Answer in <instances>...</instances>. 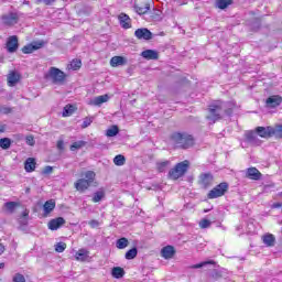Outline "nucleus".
Segmentation results:
<instances>
[{
    "label": "nucleus",
    "mask_w": 282,
    "mask_h": 282,
    "mask_svg": "<svg viewBox=\"0 0 282 282\" xmlns=\"http://www.w3.org/2000/svg\"><path fill=\"white\" fill-rule=\"evenodd\" d=\"M170 165H171V161H163V162L156 163V169L159 173H164V171H166V169H169Z\"/></svg>",
    "instance_id": "obj_31"
},
{
    "label": "nucleus",
    "mask_w": 282,
    "mask_h": 282,
    "mask_svg": "<svg viewBox=\"0 0 282 282\" xmlns=\"http://www.w3.org/2000/svg\"><path fill=\"white\" fill-rule=\"evenodd\" d=\"M24 6H30V1H24Z\"/></svg>",
    "instance_id": "obj_61"
},
{
    "label": "nucleus",
    "mask_w": 282,
    "mask_h": 282,
    "mask_svg": "<svg viewBox=\"0 0 282 282\" xmlns=\"http://www.w3.org/2000/svg\"><path fill=\"white\" fill-rule=\"evenodd\" d=\"M13 282H25V276L21 273H17L14 276H13Z\"/></svg>",
    "instance_id": "obj_46"
},
{
    "label": "nucleus",
    "mask_w": 282,
    "mask_h": 282,
    "mask_svg": "<svg viewBox=\"0 0 282 282\" xmlns=\"http://www.w3.org/2000/svg\"><path fill=\"white\" fill-rule=\"evenodd\" d=\"M274 135L275 138H282V124L272 127L271 138Z\"/></svg>",
    "instance_id": "obj_40"
},
{
    "label": "nucleus",
    "mask_w": 282,
    "mask_h": 282,
    "mask_svg": "<svg viewBox=\"0 0 282 282\" xmlns=\"http://www.w3.org/2000/svg\"><path fill=\"white\" fill-rule=\"evenodd\" d=\"M212 224H213V223H212L210 220L204 218V219H202V220L199 221V228H203V229H205V228H210V225H212Z\"/></svg>",
    "instance_id": "obj_44"
},
{
    "label": "nucleus",
    "mask_w": 282,
    "mask_h": 282,
    "mask_svg": "<svg viewBox=\"0 0 282 282\" xmlns=\"http://www.w3.org/2000/svg\"><path fill=\"white\" fill-rule=\"evenodd\" d=\"M228 6H232V0H217L216 7L219 8V10H226Z\"/></svg>",
    "instance_id": "obj_30"
},
{
    "label": "nucleus",
    "mask_w": 282,
    "mask_h": 282,
    "mask_svg": "<svg viewBox=\"0 0 282 282\" xmlns=\"http://www.w3.org/2000/svg\"><path fill=\"white\" fill-rule=\"evenodd\" d=\"M83 66V62L80 59H73L69 64V69H80V67Z\"/></svg>",
    "instance_id": "obj_41"
},
{
    "label": "nucleus",
    "mask_w": 282,
    "mask_h": 282,
    "mask_svg": "<svg viewBox=\"0 0 282 282\" xmlns=\"http://www.w3.org/2000/svg\"><path fill=\"white\" fill-rule=\"evenodd\" d=\"M24 169L26 173H32V171L36 169V161L33 158L26 159V161L24 162Z\"/></svg>",
    "instance_id": "obj_24"
},
{
    "label": "nucleus",
    "mask_w": 282,
    "mask_h": 282,
    "mask_svg": "<svg viewBox=\"0 0 282 282\" xmlns=\"http://www.w3.org/2000/svg\"><path fill=\"white\" fill-rule=\"evenodd\" d=\"M66 248H67V243L65 242H58L55 245V250L57 252H65Z\"/></svg>",
    "instance_id": "obj_43"
},
{
    "label": "nucleus",
    "mask_w": 282,
    "mask_h": 282,
    "mask_svg": "<svg viewBox=\"0 0 282 282\" xmlns=\"http://www.w3.org/2000/svg\"><path fill=\"white\" fill-rule=\"evenodd\" d=\"M281 203H274L271 208H281Z\"/></svg>",
    "instance_id": "obj_55"
},
{
    "label": "nucleus",
    "mask_w": 282,
    "mask_h": 282,
    "mask_svg": "<svg viewBox=\"0 0 282 282\" xmlns=\"http://www.w3.org/2000/svg\"><path fill=\"white\" fill-rule=\"evenodd\" d=\"M104 197H105V192L102 191L96 192L93 196L94 204H98V202H102Z\"/></svg>",
    "instance_id": "obj_39"
},
{
    "label": "nucleus",
    "mask_w": 282,
    "mask_h": 282,
    "mask_svg": "<svg viewBox=\"0 0 282 282\" xmlns=\"http://www.w3.org/2000/svg\"><path fill=\"white\" fill-rule=\"evenodd\" d=\"M141 56L147 58V61H158L159 58V54L154 50H145L141 53Z\"/></svg>",
    "instance_id": "obj_20"
},
{
    "label": "nucleus",
    "mask_w": 282,
    "mask_h": 282,
    "mask_svg": "<svg viewBox=\"0 0 282 282\" xmlns=\"http://www.w3.org/2000/svg\"><path fill=\"white\" fill-rule=\"evenodd\" d=\"M17 206H19V203L17 202H7L4 204V208L8 210V213H10V215L17 210Z\"/></svg>",
    "instance_id": "obj_32"
},
{
    "label": "nucleus",
    "mask_w": 282,
    "mask_h": 282,
    "mask_svg": "<svg viewBox=\"0 0 282 282\" xmlns=\"http://www.w3.org/2000/svg\"><path fill=\"white\" fill-rule=\"evenodd\" d=\"M26 144H29V147H34V144H35L34 137L28 135L26 137Z\"/></svg>",
    "instance_id": "obj_47"
},
{
    "label": "nucleus",
    "mask_w": 282,
    "mask_h": 282,
    "mask_svg": "<svg viewBox=\"0 0 282 282\" xmlns=\"http://www.w3.org/2000/svg\"><path fill=\"white\" fill-rule=\"evenodd\" d=\"M75 259L77 261H87L89 259V252L86 249H79L75 254Z\"/></svg>",
    "instance_id": "obj_25"
},
{
    "label": "nucleus",
    "mask_w": 282,
    "mask_h": 282,
    "mask_svg": "<svg viewBox=\"0 0 282 282\" xmlns=\"http://www.w3.org/2000/svg\"><path fill=\"white\" fill-rule=\"evenodd\" d=\"M118 21L123 30L131 29V18L127 13H120L118 15Z\"/></svg>",
    "instance_id": "obj_14"
},
{
    "label": "nucleus",
    "mask_w": 282,
    "mask_h": 282,
    "mask_svg": "<svg viewBox=\"0 0 282 282\" xmlns=\"http://www.w3.org/2000/svg\"><path fill=\"white\" fill-rule=\"evenodd\" d=\"M134 8L138 14H147L151 10V4L145 2L144 4H137Z\"/></svg>",
    "instance_id": "obj_26"
},
{
    "label": "nucleus",
    "mask_w": 282,
    "mask_h": 282,
    "mask_svg": "<svg viewBox=\"0 0 282 282\" xmlns=\"http://www.w3.org/2000/svg\"><path fill=\"white\" fill-rule=\"evenodd\" d=\"M12 111V109L10 108H3V113H10Z\"/></svg>",
    "instance_id": "obj_57"
},
{
    "label": "nucleus",
    "mask_w": 282,
    "mask_h": 282,
    "mask_svg": "<svg viewBox=\"0 0 282 282\" xmlns=\"http://www.w3.org/2000/svg\"><path fill=\"white\" fill-rule=\"evenodd\" d=\"M116 246L119 250H124V248H127L129 246V239H127L124 237L120 238L117 240Z\"/></svg>",
    "instance_id": "obj_33"
},
{
    "label": "nucleus",
    "mask_w": 282,
    "mask_h": 282,
    "mask_svg": "<svg viewBox=\"0 0 282 282\" xmlns=\"http://www.w3.org/2000/svg\"><path fill=\"white\" fill-rule=\"evenodd\" d=\"M172 140L178 149H191L195 145V138L187 132H174Z\"/></svg>",
    "instance_id": "obj_2"
},
{
    "label": "nucleus",
    "mask_w": 282,
    "mask_h": 282,
    "mask_svg": "<svg viewBox=\"0 0 282 282\" xmlns=\"http://www.w3.org/2000/svg\"><path fill=\"white\" fill-rule=\"evenodd\" d=\"M126 163L127 158H124L122 154H118L113 158V164H116V166H124Z\"/></svg>",
    "instance_id": "obj_28"
},
{
    "label": "nucleus",
    "mask_w": 282,
    "mask_h": 282,
    "mask_svg": "<svg viewBox=\"0 0 282 282\" xmlns=\"http://www.w3.org/2000/svg\"><path fill=\"white\" fill-rule=\"evenodd\" d=\"M246 177H248V180H253L257 182L261 180V172H259L257 167H249L246 171Z\"/></svg>",
    "instance_id": "obj_17"
},
{
    "label": "nucleus",
    "mask_w": 282,
    "mask_h": 282,
    "mask_svg": "<svg viewBox=\"0 0 282 282\" xmlns=\"http://www.w3.org/2000/svg\"><path fill=\"white\" fill-rule=\"evenodd\" d=\"M44 78L46 80H51L53 85H64L67 75H65V72L61 70L59 68L51 67L44 75Z\"/></svg>",
    "instance_id": "obj_4"
},
{
    "label": "nucleus",
    "mask_w": 282,
    "mask_h": 282,
    "mask_svg": "<svg viewBox=\"0 0 282 282\" xmlns=\"http://www.w3.org/2000/svg\"><path fill=\"white\" fill-rule=\"evenodd\" d=\"M20 226H28V218H21L19 219Z\"/></svg>",
    "instance_id": "obj_52"
},
{
    "label": "nucleus",
    "mask_w": 282,
    "mask_h": 282,
    "mask_svg": "<svg viewBox=\"0 0 282 282\" xmlns=\"http://www.w3.org/2000/svg\"><path fill=\"white\" fill-rule=\"evenodd\" d=\"M109 101V95H101V96H97L91 100V105H94L95 107H100V105H104V102H108Z\"/></svg>",
    "instance_id": "obj_23"
},
{
    "label": "nucleus",
    "mask_w": 282,
    "mask_h": 282,
    "mask_svg": "<svg viewBox=\"0 0 282 282\" xmlns=\"http://www.w3.org/2000/svg\"><path fill=\"white\" fill-rule=\"evenodd\" d=\"M135 257H138V248L135 247L126 252V259L128 261L135 259Z\"/></svg>",
    "instance_id": "obj_36"
},
{
    "label": "nucleus",
    "mask_w": 282,
    "mask_h": 282,
    "mask_svg": "<svg viewBox=\"0 0 282 282\" xmlns=\"http://www.w3.org/2000/svg\"><path fill=\"white\" fill-rule=\"evenodd\" d=\"M64 224H65V218L63 217L51 219L47 224L48 230H58V228H61V226H64Z\"/></svg>",
    "instance_id": "obj_15"
},
{
    "label": "nucleus",
    "mask_w": 282,
    "mask_h": 282,
    "mask_svg": "<svg viewBox=\"0 0 282 282\" xmlns=\"http://www.w3.org/2000/svg\"><path fill=\"white\" fill-rule=\"evenodd\" d=\"M235 107H237L235 101H217L216 104L209 106V115L207 116V120L215 123L217 120H221L224 116H232Z\"/></svg>",
    "instance_id": "obj_1"
},
{
    "label": "nucleus",
    "mask_w": 282,
    "mask_h": 282,
    "mask_svg": "<svg viewBox=\"0 0 282 282\" xmlns=\"http://www.w3.org/2000/svg\"><path fill=\"white\" fill-rule=\"evenodd\" d=\"M282 102V97L279 95H273L267 98L265 106L269 109H276V107H280Z\"/></svg>",
    "instance_id": "obj_9"
},
{
    "label": "nucleus",
    "mask_w": 282,
    "mask_h": 282,
    "mask_svg": "<svg viewBox=\"0 0 282 282\" xmlns=\"http://www.w3.org/2000/svg\"><path fill=\"white\" fill-rule=\"evenodd\" d=\"M161 257H163V259H173V257H175V247L173 246L163 247L161 250Z\"/></svg>",
    "instance_id": "obj_18"
},
{
    "label": "nucleus",
    "mask_w": 282,
    "mask_h": 282,
    "mask_svg": "<svg viewBox=\"0 0 282 282\" xmlns=\"http://www.w3.org/2000/svg\"><path fill=\"white\" fill-rule=\"evenodd\" d=\"M88 225L90 226V228H98V226H100V221L93 219L88 223Z\"/></svg>",
    "instance_id": "obj_48"
},
{
    "label": "nucleus",
    "mask_w": 282,
    "mask_h": 282,
    "mask_svg": "<svg viewBox=\"0 0 282 282\" xmlns=\"http://www.w3.org/2000/svg\"><path fill=\"white\" fill-rule=\"evenodd\" d=\"M275 241H276V239L274 238V235H272V234H268V235L263 236V243L265 246H268L269 248H272V246H274Z\"/></svg>",
    "instance_id": "obj_27"
},
{
    "label": "nucleus",
    "mask_w": 282,
    "mask_h": 282,
    "mask_svg": "<svg viewBox=\"0 0 282 282\" xmlns=\"http://www.w3.org/2000/svg\"><path fill=\"white\" fill-rule=\"evenodd\" d=\"M55 0H35V3H45V6H52Z\"/></svg>",
    "instance_id": "obj_49"
},
{
    "label": "nucleus",
    "mask_w": 282,
    "mask_h": 282,
    "mask_svg": "<svg viewBox=\"0 0 282 282\" xmlns=\"http://www.w3.org/2000/svg\"><path fill=\"white\" fill-rule=\"evenodd\" d=\"M256 133L260 135V138H272V127H257Z\"/></svg>",
    "instance_id": "obj_16"
},
{
    "label": "nucleus",
    "mask_w": 282,
    "mask_h": 282,
    "mask_svg": "<svg viewBox=\"0 0 282 282\" xmlns=\"http://www.w3.org/2000/svg\"><path fill=\"white\" fill-rule=\"evenodd\" d=\"M112 276L115 279H122V276H124V269L120 268V267H115L112 269V272H111Z\"/></svg>",
    "instance_id": "obj_29"
},
{
    "label": "nucleus",
    "mask_w": 282,
    "mask_h": 282,
    "mask_svg": "<svg viewBox=\"0 0 282 282\" xmlns=\"http://www.w3.org/2000/svg\"><path fill=\"white\" fill-rule=\"evenodd\" d=\"M19 80H21V75H19L15 72H11L8 76V85L9 87H14V85H17V83H19Z\"/></svg>",
    "instance_id": "obj_22"
},
{
    "label": "nucleus",
    "mask_w": 282,
    "mask_h": 282,
    "mask_svg": "<svg viewBox=\"0 0 282 282\" xmlns=\"http://www.w3.org/2000/svg\"><path fill=\"white\" fill-rule=\"evenodd\" d=\"M2 23H4V25H17V23H19V14L11 12L3 15Z\"/></svg>",
    "instance_id": "obj_13"
},
{
    "label": "nucleus",
    "mask_w": 282,
    "mask_h": 282,
    "mask_svg": "<svg viewBox=\"0 0 282 282\" xmlns=\"http://www.w3.org/2000/svg\"><path fill=\"white\" fill-rule=\"evenodd\" d=\"M206 265H215V261L213 260L204 261V262L192 265V269L198 270L199 268H206Z\"/></svg>",
    "instance_id": "obj_37"
},
{
    "label": "nucleus",
    "mask_w": 282,
    "mask_h": 282,
    "mask_svg": "<svg viewBox=\"0 0 282 282\" xmlns=\"http://www.w3.org/2000/svg\"><path fill=\"white\" fill-rule=\"evenodd\" d=\"M74 111H76V108L73 105H66L63 110V117L67 118V117L72 116V113H74Z\"/></svg>",
    "instance_id": "obj_34"
},
{
    "label": "nucleus",
    "mask_w": 282,
    "mask_h": 282,
    "mask_svg": "<svg viewBox=\"0 0 282 282\" xmlns=\"http://www.w3.org/2000/svg\"><path fill=\"white\" fill-rule=\"evenodd\" d=\"M0 147L7 151V149H10L12 147V140L10 138H2L0 139Z\"/></svg>",
    "instance_id": "obj_35"
},
{
    "label": "nucleus",
    "mask_w": 282,
    "mask_h": 282,
    "mask_svg": "<svg viewBox=\"0 0 282 282\" xmlns=\"http://www.w3.org/2000/svg\"><path fill=\"white\" fill-rule=\"evenodd\" d=\"M55 208L56 202H54V199L46 200L43 205L44 217H47V215H50V213H52V210H54Z\"/></svg>",
    "instance_id": "obj_21"
},
{
    "label": "nucleus",
    "mask_w": 282,
    "mask_h": 282,
    "mask_svg": "<svg viewBox=\"0 0 282 282\" xmlns=\"http://www.w3.org/2000/svg\"><path fill=\"white\" fill-rule=\"evenodd\" d=\"M186 171H188V161H183L170 170L169 177L170 180H180V177L186 174Z\"/></svg>",
    "instance_id": "obj_5"
},
{
    "label": "nucleus",
    "mask_w": 282,
    "mask_h": 282,
    "mask_svg": "<svg viewBox=\"0 0 282 282\" xmlns=\"http://www.w3.org/2000/svg\"><path fill=\"white\" fill-rule=\"evenodd\" d=\"M122 65H127V57L123 56H113L110 59L111 67H121Z\"/></svg>",
    "instance_id": "obj_19"
},
{
    "label": "nucleus",
    "mask_w": 282,
    "mask_h": 282,
    "mask_svg": "<svg viewBox=\"0 0 282 282\" xmlns=\"http://www.w3.org/2000/svg\"><path fill=\"white\" fill-rule=\"evenodd\" d=\"M226 193H228V183L223 182L209 191L207 197L208 199H217V197H224Z\"/></svg>",
    "instance_id": "obj_6"
},
{
    "label": "nucleus",
    "mask_w": 282,
    "mask_h": 282,
    "mask_svg": "<svg viewBox=\"0 0 282 282\" xmlns=\"http://www.w3.org/2000/svg\"><path fill=\"white\" fill-rule=\"evenodd\" d=\"M215 177L210 173H203L199 175V184L203 188H208L213 185Z\"/></svg>",
    "instance_id": "obj_11"
},
{
    "label": "nucleus",
    "mask_w": 282,
    "mask_h": 282,
    "mask_svg": "<svg viewBox=\"0 0 282 282\" xmlns=\"http://www.w3.org/2000/svg\"><path fill=\"white\" fill-rule=\"evenodd\" d=\"M28 217H30V210L25 209L20 218L28 219Z\"/></svg>",
    "instance_id": "obj_53"
},
{
    "label": "nucleus",
    "mask_w": 282,
    "mask_h": 282,
    "mask_svg": "<svg viewBox=\"0 0 282 282\" xmlns=\"http://www.w3.org/2000/svg\"><path fill=\"white\" fill-rule=\"evenodd\" d=\"M6 268V263H0V270H3Z\"/></svg>",
    "instance_id": "obj_59"
},
{
    "label": "nucleus",
    "mask_w": 282,
    "mask_h": 282,
    "mask_svg": "<svg viewBox=\"0 0 282 282\" xmlns=\"http://www.w3.org/2000/svg\"><path fill=\"white\" fill-rule=\"evenodd\" d=\"M86 144L87 142L85 141H76L70 145V151H78V149H83Z\"/></svg>",
    "instance_id": "obj_42"
},
{
    "label": "nucleus",
    "mask_w": 282,
    "mask_h": 282,
    "mask_svg": "<svg viewBox=\"0 0 282 282\" xmlns=\"http://www.w3.org/2000/svg\"><path fill=\"white\" fill-rule=\"evenodd\" d=\"M246 141L249 143V144H252L253 147H259L261 145V141L257 134V132L254 131H248L246 132Z\"/></svg>",
    "instance_id": "obj_12"
},
{
    "label": "nucleus",
    "mask_w": 282,
    "mask_h": 282,
    "mask_svg": "<svg viewBox=\"0 0 282 282\" xmlns=\"http://www.w3.org/2000/svg\"><path fill=\"white\" fill-rule=\"evenodd\" d=\"M25 193H26V194H30V187H26V188H25Z\"/></svg>",
    "instance_id": "obj_60"
},
{
    "label": "nucleus",
    "mask_w": 282,
    "mask_h": 282,
    "mask_svg": "<svg viewBox=\"0 0 282 282\" xmlns=\"http://www.w3.org/2000/svg\"><path fill=\"white\" fill-rule=\"evenodd\" d=\"M7 50L10 54H14L19 50V37L17 35L9 36L7 41Z\"/></svg>",
    "instance_id": "obj_8"
},
{
    "label": "nucleus",
    "mask_w": 282,
    "mask_h": 282,
    "mask_svg": "<svg viewBox=\"0 0 282 282\" xmlns=\"http://www.w3.org/2000/svg\"><path fill=\"white\" fill-rule=\"evenodd\" d=\"M41 47H45V41H35L31 44H28L22 47L23 54H32V52H36V50H41Z\"/></svg>",
    "instance_id": "obj_7"
},
{
    "label": "nucleus",
    "mask_w": 282,
    "mask_h": 282,
    "mask_svg": "<svg viewBox=\"0 0 282 282\" xmlns=\"http://www.w3.org/2000/svg\"><path fill=\"white\" fill-rule=\"evenodd\" d=\"M213 279H220L221 274H219V272L214 271V273L212 274Z\"/></svg>",
    "instance_id": "obj_54"
},
{
    "label": "nucleus",
    "mask_w": 282,
    "mask_h": 282,
    "mask_svg": "<svg viewBox=\"0 0 282 282\" xmlns=\"http://www.w3.org/2000/svg\"><path fill=\"white\" fill-rule=\"evenodd\" d=\"M91 122H94V118L86 117L83 121L82 128L87 129V127H89Z\"/></svg>",
    "instance_id": "obj_45"
},
{
    "label": "nucleus",
    "mask_w": 282,
    "mask_h": 282,
    "mask_svg": "<svg viewBox=\"0 0 282 282\" xmlns=\"http://www.w3.org/2000/svg\"><path fill=\"white\" fill-rule=\"evenodd\" d=\"M57 149L59 151H63V149H65V142H63V140L57 141Z\"/></svg>",
    "instance_id": "obj_51"
},
{
    "label": "nucleus",
    "mask_w": 282,
    "mask_h": 282,
    "mask_svg": "<svg viewBox=\"0 0 282 282\" xmlns=\"http://www.w3.org/2000/svg\"><path fill=\"white\" fill-rule=\"evenodd\" d=\"M134 36H137L139 40L143 41H151L153 39V33L149 31L147 28L138 29L134 32Z\"/></svg>",
    "instance_id": "obj_10"
},
{
    "label": "nucleus",
    "mask_w": 282,
    "mask_h": 282,
    "mask_svg": "<svg viewBox=\"0 0 282 282\" xmlns=\"http://www.w3.org/2000/svg\"><path fill=\"white\" fill-rule=\"evenodd\" d=\"M52 171H54V169L50 165L45 166L43 170V174L44 175H50V173H52Z\"/></svg>",
    "instance_id": "obj_50"
},
{
    "label": "nucleus",
    "mask_w": 282,
    "mask_h": 282,
    "mask_svg": "<svg viewBox=\"0 0 282 282\" xmlns=\"http://www.w3.org/2000/svg\"><path fill=\"white\" fill-rule=\"evenodd\" d=\"M117 133H120V129L118 126H112L110 129L107 130L106 135L108 138H115Z\"/></svg>",
    "instance_id": "obj_38"
},
{
    "label": "nucleus",
    "mask_w": 282,
    "mask_h": 282,
    "mask_svg": "<svg viewBox=\"0 0 282 282\" xmlns=\"http://www.w3.org/2000/svg\"><path fill=\"white\" fill-rule=\"evenodd\" d=\"M94 182H96V172L87 171L84 174V178L77 180L75 183V188L79 193H85V191H87V188H89Z\"/></svg>",
    "instance_id": "obj_3"
},
{
    "label": "nucleus",
    "mask_w": 282,
    "mask_h": 282,
    "mask_svg": "<svg viewBox=\"0 0 282 282\" xmlns=\"http://www.w3.org/2000/svg\"><path fill=\"white\" fill-rule=\"evenodd\" d=\"M2 252H6V247H4L2 243H0V254H1Z\"/></svg>",
    "instance_id": "obj_56"
},
{
    "label": "nucleus",
    "mask_w": 282,
    "mask_h": 282,
    "mask_svg": "<svg viewBox=\"0 0 282 282\" xmlns=\"http://www.w3.org/2000/svg\"><path fill=\"white\" fill-rule=\"evenodd\" d=\"M6 132V126H0V133H4Z\"/></svg>",
    "instance_id": "obj_58"
}]
</instances>
